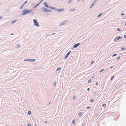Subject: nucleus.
<instances>
[{
  "label": "nucleus",
  "instance_id": "obj_36",
  "mask_svg": "<svg viewBox=\"0 0 126 126\" xmlns=\"http://www.w3.org/2000/svg\"><path fill=\"white\" fill-rule=\"evenodd\" d=\"M76 98V97L75 96H74L73 97V99H74Z\"/></svg>",
  "mask_w": 126,
  "mask_h": 126
},
{
  "label": "nucleus",
  "instance_id": "obj_54",
  "mask_svg": "<svg viewBox=\"0 0 126 126\" xmlns=\"http://www.w3.org/2000/svg\"><path fill=\"white\" fill-rule=\"evenodd\" d=\"M113 67V66H111V67H110V68H112Z\"/></svg>",
  "mask_w": 126,
  "mask_h": 126
},
{
  "label": "nucleus",
  "instance_id": "obj_28",
  "mask_svg": "<svg viewBox=\"0 0 126 126\" xmlns=\"http://www.w3.org/2000/svg\"><path fill=\"white\" fill-rule=\"evenodd\" d=\"M91 79H89L88 80L87 82L88 83H89L91 82Z\"/></svg>",
  "mask_w": 126,
  "mask_h": 126
},
{
  "label": "nucleus",
  "instance_id": "obj_17",
  "mask_svg": "<svg viewBox=\"0 0 126 126\" xmlns=\"http://www.w3.org/2000/svg\"><path fill=\"white\" fill-rule=\"evenodd\" d=\"M30 60H31L30 61V62H34L36 60L35 59H31Z\"/></svg>",
  "mask_w": 126,
  "mask_h": 126
},
{
  "label": "nucleus",
  "instance_id": "obj_23",
  "mask_svg": "<svg viewBox=\"0 0 126 126\" xmlns=\"http://www.w3.org/2000/svg\"><path fill=\"white\" fill-rule=\"evenodd\" d=\"M103 13H102L99 14L98 15L97 17H99Z\"/></svg>",
  "mask_w": 126,
  "mask_h": 126
},
{
  "label": "nucleus",
  "instance_id": "obj_16",
  "mask_svg": "<svg viewBox=\"0 0 126 126\" xmlns=\"http://www.w3.org/2000/svg\"><path fill=\"white\" fill-rule=\"evenodd\" d=\"M17 21V20H13V21L11 23L13 24V23H15L16 21Z\"/></svg>",
  "mask_w": 126,
  "mask_h": 126
},
{
  "label": "nucleus",
  "instance_id": "obj_30",
  "mask_svg": "<svg viewBox=\"0 0 126 126\" xmlns=\"http://www.w3.org/2000/svg\"><path fill=\"white\" fill-rule=\"evenodd\" d=\"M75 121L74 119H73L72 121V123L73 124H74L75 122Z\"/></svg>",
  "mask_w": 126,
  "mask_h": 126
},
{
  "label": "nucleus",
  "instance_id": "obj_50",
  "mask_svg": "<svg viewBox=\"0 0 126 126\" xmlns=\"http://www.w3.org/2000/svg\"><path fill=\"white\" fill-rule=\"evenodd\" d=\"M2 16H0V19H1L2 18Z\"/></svg>",
  "mask_w": 126,
  "mask_h": 126
},
{
  "label": "nucleus",
  "instance_id": "obj_8",
  "mask_svg": "<svg viewBox=\"0 0 126 126\" xmlns=\"http://www.w3.org/2000/svg\"><path fill=\"white\" fill-rule=\"evenodd\" d=\"M71 52V51H69L67 53V54H66L65 57L64 58V59H66L67 58L68 56L70 53Z\"/></svg>",
  "mask_w": 126,
  "mask_h": 126
},
{
  "label": "nucleus",
  "instance_id": "obj_9",
  "mask_svg": "<svg viewBox=\"0 0 126 126\" xmlns=\"http://www.w3.org/2000/svg\"><path fill=\"white\" fill-rule=\"evenodd\" d=\"M98 0H95L94 1L93 3H92L90 7V8H92L93 6L95 4V2L97 1Z\"/></svg>",
  "mask_w": 126,
  "mask_h": 126
},
{
  "label": "nucleus",
  "instance_id": "obj_27",
  "mask_svg": "<svg viewBox=\"0 0 126 126\" xmlns=\"http://www.w3.org/2000/svg\"><path fill=\"white\" fill-rule=\"evenodd\" d=\"M126 48H125V47H123L122 48H121V50H124Z\"/></svg>",
  "mask_w": 126,
  "mask_h": 126
},
{
  "label": "nucleus",
  "instance_id": "obj_52",
  "mask_svg": "<svg viewBox=\"0 0 126 126\" xmlns=\"http://www.w3.org/2000/svg\"><path fill=\"white\" fill-rule=\"evenodd\" d=\"M14 34L13 33H11V34H10V35H13Z\"/></svg>",
  "mask_w": 126,
  "mask_h": 126
},
{
  "label": "nucleus",
  "instance_id": "obj_22",
  "mask_svg": "<svg viewBox=\"0 0 126 126\" xmlns=\"http://www.w3.org/2000/svg\"><path fill=\"white\" fill-rule=\"evenodd\" d=\"M114 76L113 75L111 76V78L110 79L111 80V81H112L113 80V78H114Z\"/></svg>",
  "mask_w": 126,
  "mask_h": 126
},
{
  "label": "nucleus",
  "instance_id": "obj_10",
  "mask_svg": "<svg viewBox=\"0 0 126 126\" xmlns=\"http://www.w3.org/2000/svg\"><path fill=\"white\" fill-rule=\"evenodd\" d=\"M44 5L47 8H49V6H48L46 2H45L44 3Z\"/></svg>",
  "mask_w": 126,
  "mask_h": 126
},
{
  "label": "nucleus",
  "instance_id": "obj_51",
  "mask_svg": "<svg viewBox=\"0 0 126 126\" xmlns=\"http://www.w3.org/2000/svg\"><path fill=\"white\" fill-rule=\"evenodd\" d=\"M80 0H77V2H79V1H80Z\"/></svg>",
  "mask_w": 126,
  "mask_h": 126
},
{
  "label": "nucleus",
  "instance_id": "obj_35",
  "mask_svg": "<svg viewBox=\"0 0 126 126\" xmlns=\"http://www.w3.org/2000/svg\"><path fill=\"white\" fill-rule=\"evenodd\" d=\"M94 62V61H92L91 63V65L92 64H93Z\"/></svg>",
  "mask_w": 126,
  "mask_h": 126
},
{
  "label": "nucleus",
  "instance_id": "obj_29",
  "mask_svg": "<svg viewBox=\"0 0 126 126\" xmlns=\"http://www.w3.org/2000/svg\"><path fill=\"white\" fill-rule=\"evenodd\" d=\"M56 85V82L55 81H54L53 82V85H54V86H55V85Z\"/></svg>",
  "mask_w": 126,
  "mask_h": 126
},
{
  "label": "nucleus",
  "instance_id": "obj_59",
  "mask_svg": "<svg viewBox=\"0 0 126 126\" xmlns=\"http://www.w3.org/2000/svg\"><path fill=\"white\" fill-rule=\"evenodd\" d=\"M50 102H49V104H50Z\"/></svg>",
  "mask_w": 126,
  "mask_h": 126
},
{
  "label": "nucleus",
  "instance_id": "obj_4",
  "mask_svg": "<svg viewBox=\"0 0 126 126\" xmlns=\"http://www.w3.org/2000/svg\"><path fill=\"white\" fill-rule=\"evenodd\" d=\"M80 44L79 43H78L75 44L72 47V49H73L74 48L77 47L79 45H80Z\"/></svg>",
  "mask_w": 126,
  "mask_h": 126
},
{
  "label": "nucleus",
  "instance_id": "obj_48",
  "mask_svg": "<svg viewBox=\"0 0 126 126\" xmlns=\"http://www.w3.org/2000/svg\"><path fill=\"white\" fill-rule=\"evenodd\" d=\"M45 123H47V121H45Z\"/></svg>",
  "mask_w": 126,
  "mask_h": 126
},
{
  "label": "nucleus",
  "instance_id": "obj_12",
  "mask_svg": "<svg viewBox=\"0 0 126 126\" xmlns=\"http://www.w3.org/2000/svg\"><path fill=\"white\" fill-rule=\"evenodd\" d=\"M24 5L23 4H22L19 7V8L21 9H22L23 7V6H24Z\"/></svg>",
  "mask_w": 126,
  "mask_h": 126
},
{
  "label": "nucleus",
  "instance_id": "obj_45",
  "mask_svg": "<svg viewBox=\"0 0 126 126\" xmlns=\"http://www.w3.org/2000/svg\"><path fill=\"white\" fill-rule=\"evenodd\" d=\"M87 90L88 91H89L90 90V89L89 88H88L87 89Z\"/></svg>",
  "mask_w": 126,
  "mask_h": 126
},
{
  "label": "nucleus",
  "instance_id": "obj_31",
  "mask_svg": "<svg viewBox=\"0 0 126 126\" xmlns=\"http://www.w3.org/2000/svg\"><path fill=\"white\" fill-rule=\"evenodd\" d=\"M117 30L118 31H119L121 30V29L119 28H117Z\"/></svg>",
  "mask_w": 126,
  "mask_h": 126
},
{
  "label": "nucleus",
  "instance_id": "obj_21",
  "mask_svg": "<svg viewBox=\"0 0 126 126\" xmlns=\"http://www.w3.org/2000/svg\"><path fill=\"white\" fill-rule=\"evenodd\" d=\"M102 106L104 108H105L106 107V105L105 104H102Z\"/></svg>",
  "mask_w": 126,
  "mask_h": 126
},
{
  "label": "nucleus",
  "instance_id": "obj_20",
  "mask_svg": "<svg viewBox=\"0 0 126 126\" xmlns=\"http://www.w3.org/2000/svg\"><path fill=\"white\" fill-rule=\"evenodd\" d=\"M75 8L71 9H70V11H75Z\"/></svg>",
  "mask_w": 126,
  "mask_h": 126
},
{
  "label": "nucleus",
  "instance_id": "obj_57",
  "mask_svg": "<svg viewBox=\"0 0 126 126\" xmlns=\"http://www.w3.org/2000/svg\"><path fill=\"white\" fill-rule=\"evenodd\" d=\"M84 0H81L82 1H83Z\"/></svg>",
  "mask_w": 126,
  "mask_h": 126
},
{
  "label": "nucleus",
  "instance_id": "obj_37",
  "mask_svg": "<svg viewBox=\"0 0 126 126\" xmlns=\"http://www.w3.org/2000/svg\"><path fill=\"white\" fill-rule=\"evenodd\" d=\"M91 108L90 107L88 106L87 107V108L88 109H89Z\"/></svg>",
  "mask_w": 126,
  "mask_h": 126
},
{
  "label": "nucleus",
  "instance_id": "obj_62",
  "mask_svg": "<svg viewBox=\"0 0 126 126\" xmlns=\"http://www.w3.org/2000/svg\"><path fill=\"white\" fill-rule=\"evenodd\" d=\"M125 34H126V33Z\"/></svg>",
  "mask_w": 126,
  "mask_h": 126
},
{
  "label": "nucleus",
  "instance_id": "obj_11",
  "mask_svg": "<svg viewBox=\"0 0 126 126\" xmlns=\"http://www.w3.org/2000/svg\"><path fill=\"white\" fill-rule=\"evenodd\" d=\"M40 3H39V2L38 3H37V4H36V5H35L33 7V8H35L37 6H39V4H40Z\"/></svg>",
  "mask_w": 126,
  "mask_h": 126
},
{
  "label": "nucleus",
  "instance_id": "obj_58",
  "mask_svg": "<svg viewBox=\"0 0 126 126\" xmlns=\"http://www.w3.org/2000/svg\"><path fill=\"white\" fill-rule=\"evenodd\" d=\"M82 125H84V123H82Z\"/></svg>",
  "mask_w": 126,
  "mask_h": 126
},
{
  "label": "nucleus",
  "instance_id": "obj_7",
  "mask_svg": "<svg viewBox=\"0 0 126 126\" xmlns=\"http://www.w3.org/2000/svg\"><path fill=\"white\" fill-rule=\"evenodd\" d=\"M42 9L43 10L44 12L45 13H47V10L48 9L45 8V7H43L42 8Z\"/></svg>",
  "mask_w": 126,
  "mask_h": 126
},
{
  "label": "nucleus",
  "instance_id": "obj_55",
  "mask_svg": "<svg viewBox=\"0 0 126 126\" xmlns=\"http://www.w3.org/2000/svg\"><path fill=\"white\" fill-rule=\"evenodd\" d=\"M125 25L126 26V22L125 23Z\"/></svg>",
  "mask_w": 126,
  "mask_h": 126
},
{
  "label": "nucleus",
  "instance_id": "obj_41",
  "mask_svg": "<svg viewBox=\"0 0 126 126\" xmlns=\"http://www.w3.org/2000/svg\"><path fill=\"white\" fill-rule=\"evenodd\" d=\"M104 70V69H103L102 70H101V71L99 72H100H100H101L102 71H103Z\"/></svg>",
  "mask_w": 126,
  "mask_h": 126
},
{
  "label": "nucleus",
  "instance_id": "obj_13",
  "mask_svg": "<svg viewBox=\"0 0 126 126\" xmlns=\"http://www.w3.org/2000/svg\"><path fill=\"white\" fill-rule=\"evenodd\" d=\"M78 115L80 116H81L82 115V114L81 112H79V113Z\"/></svg>",
  "mask_w": 126,
  "mask_h": 126
},
{
  "label": "nucleus",
  "instance_id": "obj_40",
  "mask_svg": "<svg viewBox=\"0 0 126 126\" xmlns=\"http://www.w3.org/2000/svg\"><path fill=\"white\" fill-rule=\"evenodd\" d=\"M30 14H31L33 15V14H34V13L33 12H32L31 13H30Z\"/></svg>",
  "mask_w": 126,
  "mask_h": 126
},
{
  "label": "nucleus",
  "instance_id": "obj_3",
  "mask_svg": "<svg viewBox=\"0 0 126 126\" xmlns=\"http://www.w3.org/2000/svg\"><path fill=\"white\" fill-rule=\"evenodd\" d=\"M122 37L120 36H118L115 38L114 40L115 42L119 40L120 39H121Z\"/></svg>",
  "mask_w": 126,
  "mask_h": 126
},
{
  "label": "nucleus",
  "instance_id": "obj_39",
  "mask_svg": "<svg viewBox=\"0 0 126 126\" xmlns=\"http://www.w3.org/2000/svg\"><path fill=\"white\" fill-rule=\"evenodd\" d=\"M27 126H31V125L30 123H29L28 125Z\"/></svg>",
  "mask_w": 126,
  "mask_h": 126
},
{
  "label": "nucleus",
  "instance_id": "obj_47",
  "mask_svg": "<svg viewBox=\"0 0 126 126\" xmlns=\"http://www.w3.org/2000/svg\"><path fill=\"white\" fill-rule=\"evenodd\" d=\"M43 0H41L40 2H39L40 3Z\"/></svg>",
  "mask_w": 126,
  "mask_h": 126
},
{
  "label": "nucleus",
  "instance_id": "obj_46",
  "mask_svg": "<svg viewBox=\"0 0 126 126\" xmlns=\"http://www.w3.org/2000/svg\"><path fill=\"white\" fill-rule=\"evenodd\" d=\"M121 16H123L124 15V13H121Z\"/></svg>",
  "mask_w": 126,
  "mask_h": 126
},
{
  "label": "nucleus",
  "instance_id": "obj_26",
  "mask_svg": "<svg viewBox=\"0 0 126 126\" xmlns=\"http://www.w3.org/2000/svg\"><path fill=\"white\" fill-rule=\"evenodd\" d=\"M31 111L30 110H29L28 111V115H30L31 114Z\"/></svg>",
  "mask_w": 126,
  "mask_h": 126
},
{
  "label": "nucleus",
  "instance_id": "obj_38",
  "mask_svg": "<svg viewBox=\"0 0 126 126\" xmlns=\"http://www.w3.org/2000/svg\"><path fill=\"white\" fill-rule=\"evenodd\" d=\"M98 83L97 82H96L95 84V85H98Z\"/></svg>",
  "mask_w": 126,
  "mask_h": 126
},
{
  "label": "nucleus",
  "instance_id": "obj_43",
  "mask_svg": "<svg viewBox=\"0 0 126 126\" xmlns=\"http://www.w3.org/2000/svg\"><path fill=\"white\" fill-rule=\"evenodd\" d=\"M51 10H48V9L47 12H51Z\"/></svg>",
  "mask_w": 126,
  "mask_h": 126
},
{
  "label": "nucleus",
  "instance_id": "obj_44",
  "mask_svg": "<svg viewBox=\"0 0 126 126\" xmlns=\"http://www.w3.org/2000/svg\"><path fill=\"white\" fill-rule=\"evenodd\" d=\"M73 58V57H72V56H70V59H72Z\"/></svg>",
  "mask_w": 126,
  "mask_h": 126
},
{
  "label": "nucleus",
  "instance_id": "obj_24",
  "mask_svg": "<svg viewBox=\"0 0 126 126\" xmlns=\"http://www.w3.org/2000/svg\"><path fill=\"white\" fill-rule=\"evenodd\" d=\"M72 1V0H69L68 2V4H69L71 3Z\"/></svg>",
  "mask_w": 126,
  "mask_h": 126
},
{
  "label": "nucleus",
  "instance_id": "obj_25",
  "mask_svg": "<svg viewBox=\"0 0 126 126\" xmlns=\"http://www.w3.org/2000/svg\"><path fill=\"white\" fill-rule=\"evenodd\" d=\"M27 2L28 1L27 0H26L23 3V4L25 5V4L27 3Z\"/></svg>",
  "mask_w": 126,
  "mask_h": 126
},
{
  "label": "nucleus",
  "instance_id": "obj_61",
  "mask_svg": "<svg viewBox=\"0 0 126 126\" xmlns=\"http://www.w3.org/2000/svg\"><path fill=\"white\" fill-rule=\"evenodd\" d=\"M1 4V3H0V5Z\"/></svg>",
  "mask_w": 126,
  "mask_h": 126
},
{
  "label": "nucleus",
  "instance_id": "obj_34",
  "mask_svg": "<svg viewBox=\"0 0 126 126\" xmlns=\"http://www.w3.org/2000/svg\"><path fill=\"white\" fill-rule=\"evenodd\" d=\"M117 55V54H114L112 56V57H114L116 56Z\"/></svg>",
  "mask_w": 126,
  "mask_h": 126
},
{
  "label": "nucleus",
  "instance_id": "obj_56",
  "mask_svg": "<svg viewBox=\"0 0 126 126\" xmlns=\"http://www.w3.org/2000/svg\"><path fill=\"white\" fill-rule=\"evenodd\" d=\"M74 58H74L73 59H74V60H75V58L74 59Z\"/></svg>",
  "mask_w": 126,
  "mask_h": 126
},
{
  "label": "nucleus",
  "instance_id": "obj_32",
  "mask_svg": "<svg viewBox=\"0 0 126 126\" xmlns=\"http://www.w3.org/2000/svg\"><path fill=\"white\" fill-rule=\"evenodd\" d=\"M120 58V56H118V57H117L116 58V59L117 60H118Z\"/></svg>",
  "mask_w": 126,
  "mask_h": 126
},
{
  "label": "nucleus",
  "instance_id": "obj_15",
  "mask_svg": "<svg viewBox=\"0 0 126 126\" xmlns=\"http://www.w3.org/2000/svg\"><path fill=\"white\" fill-rule=\"evenodd\" d=\"M20 46V45L19 44H17L16 47L15 48H17L19 47Z\"/></svg>",
  "mask_w": 126,
  "mask_h": 126
},
{
  "label": "nucleus",
  "instance_id": "obj_5",
  "mask_svg": "<svg viewBox=\"0 0 126 126\" xmlns=\"http://www.w3.org/2000/svg\"><path fill=\"white\" fill-rule=\"evenodd\" d=\"M67 21L65 20L63 21L61 23H60L59 25L60 26H62L65 24L67 23Z\"/></svg>",
  "mask_w": 126,
  "mask_h": 126
},
{
  "label": "nucleus",
  "instance_id": "obj_53",
  "mask_svg": "<svg viewBox=\"0 0 126 126\" xmlns=\"http://www.w3.org/2000/svg\"><path fill=\"white\" fill-rule=\"evenodd\" d=\"M94 78V76H92V78Z\"/></svg>",
  "mask_w": 126,
  "mask_h": 126
},
{
  "label": "nucleus",
  "instance_id": "obj_33",
  "mask_svg": "<svg viewBox=\"0 0 126 126\" xmlns=\"http://www.w3.org/2000/svg\"><path fill=\"white\" fill-rule=\"evenodd\" d=\"M94 101V100L93 99H91V100H90V102H93Z\"/></svg>",
  "mask_w": 126,
  "mask_h": 126
},
{
  "label": "nucleus",
  "instance_id": "obj_18",
  "mask_svg": "<svg viewBox=\"0 0 126 126\" xmlns=\"http://www.w3.org/2000/svg\"><path fill=\"white\" fill-rule=\"evenodd\" d=\"M31 60L30 59H25L24 60V61H28L29 62H30V61Z\"/></svg>",
  "mask_w": 126,
  "mask_h": 126
},
{
  "label": "nucleus",
  "instance_id": "obj_6",
  "mask_svg": "<svg viewBox=\"0 0 126 126\" xmlns=\"http://www.w3.org/2000/svg\"><path fill=\"white\" fill-rule=\"evenodd\" d=\"M64 10V9L63 8H61L60 9H55V10L56 11L58 12H60L63 11Z\"/></svg>",
  "mask_w": 126,
  "mask_h": 126
},
{
  "label": "nucleus",
  "instance_id": "obj_42",
  "mask_svg": "<svg viewBox=\"0 0 126 126\" xmlns=\"http://www.w3.org/2000/svg\"><path fill=\"white\" fill-rule=\"evenodd\" d=\"M124 37L125 38H126V34H125L124 35Z\"/></svg>",
  "mask_w": 126,
  "mask_h": 126
},
{
  "label": "nucleus",
  "instance_id": "obj_49",
  "mask_svg": "<svg viewBox=\"0 0 126 126\" xmlns=\"http://www.w3.org/2000/svg\"><path fill=\"white\" fill-rule=\"evenodd\" d=\"M55 34V33H54L51 34H50V35H52Z\"/></svg>",
  "mask_w": 126,
  "mask_h": 126
},
{
  "label": "nucleus",
  "instance_id": "obj_2",
  "mask_svg": "<svg viewBox=\"0 0 126 126\" xmlns=\"http://www.w3.org/2000/svg\"><path fill=\"white\" fill-rule=\"evenodd\" d=\"M33 22L34 25L35 26L38 27L39 26V23L37 22V20L35 19H33Z\"/></svg>",
  "mask_w": 126,
  "mask_h": 126
},
{
  "label": "nucleus",
  "instance_id": "obj_14",
  "mask_svg": "<svg viewBox=\"0 0 126 126\" xmlns=\"http://www.w3.org/2000/svg\"><path fill=\"white\" fill-rule=\"evenodd\" d=\"M49 8L50 9H53V10L54 9L56 8L55 7H52L51 6H49Z\"/></svg>",
  "mask_w": 126,
  "mask_h": 126
},
{
  "label": "nucleus",
  "instance_id": "obj_60",
  "mask_svg": "<svg viewBox=\"0 0 126 126\" xmlns=\"http://www.w3.org/2000/svg\"><path fill=\"white\" fill-rule=\"evenodd\" d=\"M48 36V35H47V36H46V37H47V36Z\"/></svg>",
  "mask_w": 126,
  "mask_h": 126
},
{
  "label": "nucleus",
  "instance_id": "obj_1",
  "mask_svg": "<svg viewBox=\"0 0 126 126\" xmlns=\"http://www.w3.org/2000/svg\"><path fill=\"white\" fill-rule=\"evenodd\" d=\"M32 10H29V9H24L22 11V12L23 13L22 14V15H24L26 14L29 13L32 11Z\"/></svg>",
  "mask_w": 126,
  "mask_h": 126
},
{
  "label": "nucleus",
  "instance_id": "obj_19",
  "mask_svg": "<svg viewBox=\"0 0 126 126\" xmlns=\"http://www.w3.org/2000/svg\"><path fill=\"white\" fill-rule=\"evenodd\" d=\"M61 69L60 67H59L57 69L56 71H59Z\"/></svg>",
  "mask_w": 126,
  "mask_h": 126
}]
</instances>
